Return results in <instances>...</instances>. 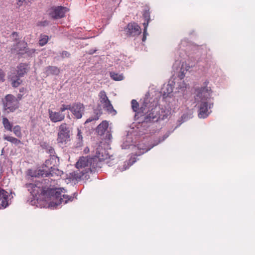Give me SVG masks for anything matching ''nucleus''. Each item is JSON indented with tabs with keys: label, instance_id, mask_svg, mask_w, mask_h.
<instances>
[{
	"label": "nucleus",
	"instance_id": "obj_1",
	"mask_svg": "<svg viewBox=\"0 0 255 255\" xmlns=\"http://www.w3.org/2000/svg\"><path fill=\"white\" fill-rule=\"evenodd\" d=\"M94 152L93 157H82L76 162V166L78 170L71 173V176L76 180L89 178V173L98 168H101L102 162L109 158L106 151L100 145Z\"/></svg>",
	"mask_w": 255,
	"mask_h": 255
},
{
	"label": "nucleus",
	"instance_id": "obj_2",
	"mask_svg": "<svg viewBox=\"0 0 255 255\" xmlns=\"http://www.w3.org/2000/svg\"><path fill=\"white\" fill-rule=\"evenodd\" d=\"M28 187L31 189V193L33 196L41 195L45 200L52 198L57 201L56 205L66 204L68 201H72L73 199L72 196L65 194H62L63 191H65L64 189L43 187L40 182L29 184Z\"/></svg>",
	"mask_w": 255,
	"mask_h": 255
},
{
	"label": "nucleus",
	"instance_id": "obj_3",
	"mask_svg": "<svg viewBox=\"0 0 255 255\" xmlns=\"http://www.w3.org/2000/svg\"><path fill=\"white\" fill-rule=\"evenodd\" d=\"M57 142L61 145H65L71 140V128L68 124L63 123L58 126Z\"/></svg>",
	"mask_w": 255,
	"mask_h": 255
},
{
	"label": "nucleus",
	"instance_id": "obj_4",
	"mask_svg": "<svg viewBox=\"0 0 255 255\" xmlns=\"http://www.w3.org/2000/svg\"><path fill=\"white\" fill-rule=\"evenodd\" d=\"M18 100L13 95L8 94L4 97L3 107L8 112H13L19 108Z\"/></svg>",
	"mask_w": 255,
	"mask_h": 255
},
{
	"label": "nucleus",
	"instance_id": "obj_5",
	"mask_svg": "<svg viewBox=\"0 0 255 255\" xmlns=\"http://www.w3.org/2000/svg\"><path fill=\"white\" fill-rule=\"evenodd\" d=\"M68 10L66 7L62 6H52L48 9L47 13L51 18L57 19L64 17Z\"/></svg>",
	"mask_w": 255,
	"mask_h": 255
},
{
	"label": "nucleus",
	"instance_id": "obj_6",
	"mask_svg": "<svg viewBox=\"0 0 255 255\" xmlns=\"http://www.w3.org/2000/svg\"><path fill=\"white\" fill-rule=\"evenodd\" d=\"M98 96L101 105L104 110L111 114L116 112L105 91H100Z\"/></svg>",
	"mask_w": 255,
	"mask_h": 255
},
{
	"label": "nucleus",
	"instance_id": "obj_7",
	"mask_svg": "<svg viewBox=\"0 0 255 255\" xmlns=\"http://www.w3.org/2000/svg\"><path fill=\"white\" fill-rule=\"evenodd\" d=\"M195 101L197 102L207 101L211 97V90L207 87H202L196 90Z\"/></svg>",
	"mask_w": 255,
	"mask_h": 255
},
{
	"label": "nucleus",
	"instance_id": "obj_8",
	"mask_svg": "<svg viewBox=\"0 0 255 255\" xmlns=\"http://www.w3.org/2000/svg\"><path fill=\"white\" fill-rule=\"evenodd\" d=\"M84 111L85 107L81 103H75L71 105L70 111L77 119H80L82 117Z\"/></svg>",
	"mask_w": 255,
	"mask_h": 255
},
{
	"label": "nucleus",
	"instance_id": "obj_9",
	"mask_svg": "<svg viewBox=\"0 0 255 255\" xmlns=\"http://www.w3.org/2000/svg\"><path fill=\"white\" fill-rule=\"evenodd\" d=\"M44 165L47 168H49L51 169V170L48 172L47 171L45 172L43 170H38V171H35L33 173L30 174L32 177H39L41 176H49L50 175H52L51 171H53V168L52 167V161L51 159H47L45 161Z\"/></svg>",
	"mask_w": 255,
	"mask_h": 255
},
{
	"label": "nucleus",
	"instance_id": "obj_10",
	"mask_svg": "<svg viewBox=\"0 0 255 255\" xmlns=\"http://www.w3.org/2000/svg\"><path fill=\"white\" fill-rule=\"evenodd\" d=\"M213 104H208L207 101H202L199 106V114L198 116L200 118H207L210 112L209 109L211 108V105Z\"/></svg>",
	"mask_w": 255,
	"mask_h": 255
},
{
	"label": "nucleus",
	"instance_id": "obj_11",
	"mask_svg": "<svg viewBox=\"0 0 255 255\" xmlns=\"http://www.w3.org/2000/svg\"><path fill=\"white\" fill-rule=\"evenodd\" d=\"M125 30L128 36H135L140 33V27L135 22L129 23Z\"/></svg>",
	"mask_w": 255,
	"mask_h": 255
},
{
	"label": "nucleus",
	"instance_id": "obj_12",
	"mask_svg": "<svg viewBox=\"0 0 255 255\" xmlns=\"http://www.w3.org/2000/svg\"><path fill=\"white\" fill-rule=\"evenodd\" d=\"M48 115L50 121L52 123H57L63 121L65 119V115L60 111L54 112L51 110H48Z\"/></svg>",
	"mask_w": 255,
	"mask_h": 255
},
{
	"label": "nucleus",
	"instance_id": "obj_13",
	"mask_svg": "<svg viewBox=\"0 0 255 255\" xmlns=\"http://www.w3.org/2000/svg\"><path fill=\"white\" fill-rule=\"evenodd\" d=\"M27 46V43L24 41H20L18 42L15 45H13L11 48L12 52H16L17 54H23L24 53H28L25 50Z\"/></svg>",
	"mask_w": 255,
	"mask_h": 255
},
{
	"label": "nucleus",
	"instance_id": "obj_14",
	"mask_svg": "<svg viewBox=\"0 0 255 255\" xmlns=\"http://www.w3.org/2000/svg\"><path fill=\"white\" fill-rule=\"evenodd\" d=\"M158 120V114L155 111V108H152L149 112L143 118V121L146 123L156 121Z\"/></svg>",
	"mask_w": 255,
	"mask_h": 255
},
{
	"label": "nucleus",
	"instance_id": "obj_15",
	"mask_svg": "<svg viewBox=\"0 0 255 255\" xmlns=\"http://www.w3.org/2000/svg\"><path fill=\"white\" fill-rule=\"evenodd\" d=\"M150 108L147 107V104L145 102L138 108V111L135 113V118L138 119L139 117L145 116L149 112Z\"/></svg>",
	"mask_w": 255,
	"mask_h": 255
},
{
	"label": "nucleus",
	"instance_id": "obj_16",
	"mask_svg": "<svg viewBox=\"0 0 255 255\" xmlns=\"http://www.w3.org/2000/svg\"><path fill=\"white\" fill-rule=\"evenodd\" d=\"M7 199V192L0 188V206L5 208L8 205Z\"/></svg>",
	"mask_w": 255,
	"mask_h": 255
},
{
	"label": "nucleus",
	"instance_id": "obj_17",
	"mask_svg": "<svg viewBox=\"0 0 255 255\" xmlns=\"http://www.w3.org/2000/svg\"><path fill=\"white\" fill-rule=\"evenodd\" d=\"M109 127V124L107 121H103L97 127V132L99 135H103L107 130Z\"/></svg>",
	"mask_w": 255,
	"mask_h": 255
},
{
	"label": "nucleus",
	"instance_id": "obj_18",
	"mask_svg": "<svg viewBox=\"0 0 255 255\" xmlns=\"http://www.w3.org/2000/svg\"><path fill=\"white\" fill-rule=\"evenodd\" d=\"M17 74L19 77H22L27 72V65L25 63L19 64L17 67Z\"/></svg>",
	"mask_w": 255,
	"mask_h": 255
},
{
	"label": "nucleus",
	"instance_id": "obj_19",
	"mask_svg": "<svg viewBox=\"0 0 255 255\" xmlns=\"http://www.w3.org/2000/svg\"><path fill=\"white\" fill-rule=\"evenodd\" d=\"M60 70L57 67L49 66L45 68V73L47 75H57L60 73Z\"/></svg>",
	"mask_w": 255,
	"mask_h": 255
},
{
	"label": "nucleus",
	"instance_id": "obj_20",
	"mask_svg": "<svg viewBox=\"0 0 255 255\" xmlns=\"http://www.w3.org/2000/svg\"><path fill=\"white\" fill-rule=\"evenodd\" d=\"M3 138L4 140L9 141L11 143H13L16 145L20 144H22L21 141L19 139H18L13 136L5 135V136H4Z\"/></svg>",
	"mask_w": 255,
	"mask_h": 255
},
{
	"label": "nucleus",
	"instance_id": "obj_21",
	"mask_svg": "<svg viewBox=\"0 0 255 255\" xmlns=\"http://www.w3.org/2000/svg\"><path fill=\"white\" fill-rule=\"evenodd\" d=\"M11 85L13 87H17L22 82V80H20V77L18 76H14L11 78Z\"/></svg>",
	"mask_w": 255,
	"mask_h": 255
},
{
	"label": "nucleus",
	"instance_id": "obj_22",
	"mask_svg": "<svg viewBox=\"0 0 255 255\" xmlns=\"http://www.w3.org/2000/svg\"><path fill=\"white\" fill-rule=\"evenodd\" d=\"M2 124L5 129L10 131L12 130V125L10 123V122L6 118H3Z\"/></svg>",
	"mask_w": 255,
	"mask_h": 255
},
{
	"label": "nucleus",
	"instance_id": "obj_23",
	"mask_svg": "<svg viewBox=\"0 0 255 255\" xmlns=\"http://www.w3.org/2000/svg\"><path fill=\"white\" fill-rule=\"evenodd\" d=\"M49 40L48 36L45 34H41L39 37V44L41 46L45 45Z\"/></svg>",
	"mask_w": 255,
	"mask_h": 255
},
{
	"label": "nucleus",
	"instance_id": "obj_24",
	"mask_svg": "<svg viewBox=\"0 0 255 255\" xmlns=\"http://www.w3.org/2000/svg\"><path fill=\"white\" fill-rule=\"evenodd\" d=\"M14 134L16 136H17L18 138H21L22 136V134L21 132V127L18 126L16 125L13 127L12 128V130Z\"/></svg>",
	"mask_w": 255,
	"mask_h": 255
},
{
	"label": "nucleus",
	"instance_id": "obj_25",
	"mask_svg": "<svg viewBox=\"0 0 255 255\" xmlns=\"http://www.w3.org/2000/svg\"><path fill=\"white\" fill-rule=\"evenodd\" d=\"M111 78L115 81H121L124 79L123 74H119L115 72H110Z\"/></svg>",
	"mask_w": 255,
	"mask_h": 255
},
{
	"label": "nucleus",
	"instance_id": "obj_26",
	"mask_svg": "<svg viewBox=\"0 0 255 255\" xmlns=\"http://www.w3.org/2000/svg\"><path fill=\"white\" fill-rule=\"evenodd\" d=\"M76 138L78 140V142L77 144V147L81 146L83 143V137L82 132L79 129H78V133Z\"/></svg>",
	"mask_w": 255,
	"mask_h": 255
},
{
	"label": "nucleus",
	"instance_id": "obj_27",
	"mask_svg": "<svg viewBox=\"0 0 255 255\" xmlns=\"http://www.w3.org/2000/svg\"><path fill=\"white\" fill-rule=\"evenodd\" d=\"M131 107L133 111L136 113L139 107V104L135 100H132L131 102Z\"/></svg>",
	"mask_w": 255,
	"mask_h": 255
},
{
	"label": "nucleus",
	"instance_id": "obj_28",
	"mask_svg": "<svg viewBox=\"0 0 255 255\" xmlns=\"http://www.w3.org/2000/svg\"><path fill=\"white\" fill-rule=\"evenodd\" d=\"M143 16L145 19V21L146 22H144V23H147V25L148 24V23L150 21V13L148 10H145L143 14Z\"/></svg>",
	"mask_w": 255,
	"mask_h": 255
},
{
	"label": "nucleus",
	"instance_id": "obj_29",
	"mask_svg": "<svg viewBox=\"0 0 255 255\" xmlns=\"http://www.w3.org/2000/svg\"><path fill=\"white\" fill-rule=\"evenodd\" d=\"M71 107V105H65L63 104L61 105L60 108V112L62 113L65 111L67 110H69L70 111Z\"/></svg>",
	"mask_w": 255,
	"mask_h": 255
},
{
	"label": "nucleus",
	"instance_id": "obj_30",
	"mask_svg": "<svg viewBox=\"0 0 255 255\" xmlns=\"http://www.w3.org/2000/svg\"><path fill=\"white\" fill-rule=\"evenodd\" d=\"M144 26V30H143V35L142 39V41H145L146 38V35H147V23H143Z\"/></svg>",
	"mask_w": 255,
	"mask_h": 255
},
{
	"label": "nucleus",
	"instance_id": "obj_31",
	"mask_svg": "<svg viewBox=\"0 0 255 255\" xmlns=\"http://www.w3.org/2000/svg\"><path fill=\"white\" fill-rule=\"evenodd\" d=\"M101 114V113H100L99 115H98V114L95 116L94 118H92V117H90L89 118V119H88L86 121V123H90V122H91L93 121H97L99 119V117L100 116V115Z\"/></svg>",
	"mask_w": 255,
	"mask_h": 255
},
{
	"label": "nucleus",
	"instance_id": "obj_32",
	"mask_svg": "<svg viewBox=\"0 0 255 255\" xmlns=\"http://www.w3.org/2000/svg\"><path fill=\"white\" fill-rule=\"evenodd\" d=\"M25 50H26L28 51V53H26L28 54V55L31 54L36 52V49H29L28 48H26Z\"/></svg>",
	"mask_w": 255,
	"mask_h": 255
},
{
	"label": "nucleus",
	"instance_id": "obj_33",
	"mask_svg": "<svg viewBox=\"0 0 255 255\" xmlns=\"http://www.w3.org/2000/svg\"><path fill=\"white\" fill-rule=\"evenodd\" d=\"M48 150V152L51 155H52L55 153L54 149L51 146H49Z\"/></svg>",
	"mask_w": 255,
	"mask_h": 255
},
{
	"label": "nucleus",
	"instance_id": "obj_34",
	"mask_svg": "<svg viewBox=\"0 0 255 255\" xmlns=\"http://www.w3.org/2000/svg\"><path fill=\"white\" fill-rule=\"evenodd\" d=\"M48 24V22L46 20H44L43 21L40 22V25L44 26H46Z\"/></svg>",
	"mask_w": 255,
	"mask_h": 255
},
{
	"label": "nucleus",
	"instance_id": "obj_35",
	"mask_svg": "<svg viewBox=\"0 0 255 255\" xmlns=\"http://www.w3.org/2000/svg\"><path fill=\"white\" fill-rule=\"evenodd\" d=\"M4 77V74L2 70L1 69H0V80L3 79Z\"/></svg>",
	"mask_w": 255,
	"mask_h": 255
},
{
	"label": "nucleus",
	"instance_id": "obj_36",
	"mask_svg": "<svg viewBox=\"0 0 255 255\" xmlns=\"http://www.w3.org/2000/svg\"><path fill=\"white\" fill-rule=\"evenodd\" d=\"M62 56H67L69 57L70 56V54L67 51H63L62 53Z\"/></svg>",
	"mask_w": 255,
	"mask_h": 255
},
{
	"label": "nucleus",
	"instance_id": "obj_37",
	"mask_svg": "<svg viewBox=\"0 0 255 255\" xmlns=\"http://www.w3.org/2000/svg\"><path fill=\"white\" fill-rule=\"evenodd\" d=\"M11 36L13 38H15L16 39V37L18 36V33L16 32H13L11 34Z\"/></svg>",
	"mask_w": 255,
	"mask_h": 255
},
{
	"label": "nucleus",
	"instance_id": "obj_38",
	"mask_svg": "<svg viewBox=\"0 0 255 255\" xmlns=\"http://www.w3.org/2000/svg\"><path fill=\"white\" fill-rule=\"evenodd\" d=\"M125 165H127V167H125V168H123V170L126 169L130 165L129 163H128V162L125 163Z\"/></svg>",
	"mask_w": 255,
	"mask_h": 255
},
{
	"label": "nucleus",
	"instance_id": "obj_39",
	"mask_svg": "<svg viewBox=\"0 0 255 255\" xmlns=\"http://www.w3.org/2000/svg\"><path fill=\"white\" fill-rule=\"evenodd\" d=\"M21 98H22V96L20 94H18L17 95V97L16 98L18 100V101H19L20 100H21Z\"/></svg>",
	"mask_w": 255,
	"mask_h": 255
},
{
	"label": "nucleus",
	"instance_id": "obj_40",
	"mask_svg": "<svg viewBox=\"0 0 255 255\" xmlns=\"http://www.w3.org/2000/svg\"><path fill=\"white\" fill-rule=\"evenodd\" d=\"M84 151L85 153H87V152H88L89 151V149L88 147H86L85 149H84Z\"/></svg>",
	"mask_w": 255,
	"mask_h": 255
},
{
	"label": "nucleus",
	"instance_id": "obj_41",
	"mask_svg": "<svg viewBox=\"0 0 255 255\" xmlns=\"http://www.w3.org/2000/svg\"><path fill=\"white\" fill-rule=\"evenodd\" d=\"M142 149L143 150V152H146L148 150H149V148H142Z\"/></svg>",
	"mask_w": 255,
	"mask_h": 255
},
{
	"label": "nucleus",
	"instance_id": "obj_42",
	"mask_svg": "<svg viewBox=\"0 0 255 255\" xmlns=\"http://www.w3.org/2000/svg\"><path fill=\"white\" fill-rule=\"evenodd\" d=\"M19 2H22L25 0H18Z\"/></svg>",
	"mask_w": 255,
	"mask_h": 255
}]
</instances>
